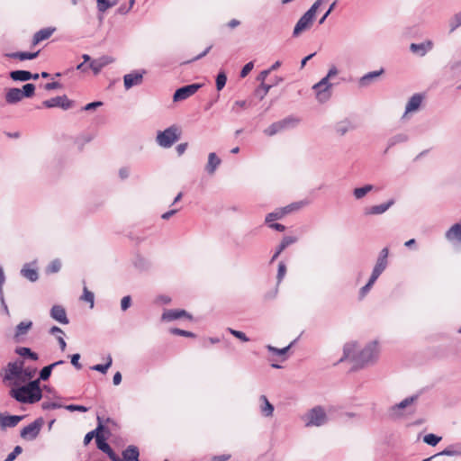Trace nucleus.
I'll return each mask as SVG.
<instances>
[{"instance_id":"nucleus-24","label":"nucleus","mask_w":461,"mask_h":461,"mask_svg":"<svg viewBox=\"0 0 461 461\" xmlns=\"http://www.w3.org/2000/svg\"><path fill=\"white\" fill-rule=\"evenodd\" d=\"M140 451L136 446L130 445L122 451V457L125 461H139Z\"/></svg>"},{"instance_id":"nucleus-8","label":"nucleus","mask_w":461,"mask_h":461,"mask_svg":"<svg viewBox=\"0 0 461 461\" xmlns=\"http://www.w3.org/2000/svg\"><path fill=\"white\" fill-rule=\"evenodd\" d=\"M202 87L201 84L194 83L177 88L173 95L174 102H180L194 95Z\"/></svg>"},{"instance_id":"nucleus-58","label":"nucleus","mask_w":461,"mask_h":461,"mask_svg":"<svg viewBox=\"0 0 461 461\" xmlns=\"http://www.w3.org/2000/svg\"><path fill=\"white\" fill-rule=\"evenodd\" d=\"M97 421H98V424H97V427L95 428V429L99 433L104 434L106 437H109L110 436L109 429L103 424L102 419L99 416H97Z\"/></svg>"},{"instance_id":"nucleus-3","label":"nucleus","mask_w":461,"mask_h":461,"mask_svg":"<svg viewBox=\"0 0 461 461\" xmlns=\"http://www.w3.org/2000/svg\"><path fill=\"white\" fill-rule=\"evenodd\" d=\"M181 137V131L178 126L171 125L164 131H158L156 141L164 148L168 149L173 146Z\"/></svg>"},{"instance_id":"nucleus-23","label":"nucleus","mask_w":461,"mask_h":461,"mask_svg":"<svg viewBox=\"0 0 461 461\" xmlns=\"http://www.w3.org/2000/svg\"><path fill=\"white\" fill-rule=\"evenodd\" d=\"M259 401L261 402L260 411L265 417H272L274 412V405L268 401L266 395H261L259 397Z\"/></svg>"},{"instance_id":"nucleus-28","label":"nucleus","mask_w":461,"mask_h":461,"mask_svg":"<svg viewBox=\"0 0 461 461\" xmlns=\"http://www.w3.org/2000/svg\"><path fill=\"white\" fill-rule=\"evenodd\" d=\"M32 327V321H21L16 327H15V332H14V338L15 339H19L21 336H23L27 334L29 330Z\"/></svg>"},{"instance_id":"nucleus-1","label":"nucleus","mask_w":461,"mask_h":461,"mask_svg":"<svg viewBox=\"0 0 461 461\" xmlns=\"http://www.w3.org/2000/svg\"><path fill=\"white\" fill-rule=\"evenodd\" d=\"M356 349V343H346L343 347V356L338 363H341L348 358L354 362L352 370L363 368L366 366L374 364L378 357V345L376 341H371L357 355H352Z\"/></svg>"},{"instance_id":"nucleus-16","label":"nucleus","mask_w":461,"mask_h":461,"mask_svg":"<svg viewBox=\"0 0 461 461\" xmlns=\"http://www.w3.org/2000/svg\"><path fill=\"white\" fill-rule=\"evenodd\" d=\"M384 73V69L381 68L376 71H371L362 76L358 80L360 87H366L371 85L372 81Z\"/></svg>"},{"instance_id":"nucleus-35","label":"nucleus","mask_w":461,"mask_h":461,"mask_svg":"<svg viewBox=\"0 0 461 461\" xmlns=\"http://www.w3.org/2000/svg\"><path fill=\"white\" fill-rule=\"evenodd\" d=\"M30 71L27 70H14L10 72V77L14 81L25 82L29 81Z\"/></svg>"},{"instance_id":"nucleus-51","label":"nucleus","mask_w":461,"mask_h":461,"mask_svg":"<svg viewBox=\"0 0 461 461\" xmlns=\"http://www.w3.org/2000/svg\"><path fill=\"white\" fill-rule=\"evenodd\" d=\"M441 440V437L429 433L424 436L423 441L429 446H436Z\"/></svg>"},{"instance_id":"nucleus-47","label":"nucleus","mask_w":461,"mask_h":461,"mask_svg":"<svg viewBox=\"0 0 461 461\" xmlns=\"http://www.w3.org/2000/svg\"><path fill=\"white\" fill-rule=\"evenodd\" d=\"M37 369L32 367H23V372H22V378L20 382H26L28 380H31L36 374Z\"/></svg>"},{"instance_id":"nucleus-21","label":"nucleus","mask_w":461,"mask_h":461,"mask_svg":"<svg viewBox=\"0 0 461 461\" xmlns=\"http://www.w3.org/2000/svg\"><path fill=\"white\" fill-rule=\"evenodd\" d=\"M417 399H418V395H411L410 397L405 398L401 402L394 404L391 408V415L397 416L398 415L397 412L400 410L405 409L406 407L411 405L413 402H415L417 401Z\"/></svg>"},{"instance_id":"nucleus-19","label":"nucleus","mask_w":461,"mask_h":461,"mask_svg":"<svg viewBox=\"0 0 461 461\" xmlns=\"http://www.w3.org/2000/svg\"><path fill=\"white\" fill-rule=\"evenodd\" d=\"M23 95L21 93V89L13 87L7 89L5 93V102L8 104H14L20 102L23 99Z\"/></svg>"},{"instance_id":"nucleus-56","label":"nucleus","mask_w":461,"mask_h":461,"mask_svg":"<svg viewBox=\"0 0 461 461\" xmlns=\"http://www.w3.org/2000/svg\"><path fill=\"white\" fill-rule=\"evenodd\" d=\"M325 0H317L316 2H314V4L309 8L308 11L305 12V14H307L309 16H311L312 18L314 19L315 17V14H316V12L318 10V8L321 6V5L324 2Z\"/></svg>"},{"instance_id":"nucleus-39","label":"nucleus","mask_w":461,"mask_h":461,"mask_svg":"<svg viewBox=\"0 0 461 461\" xmlns=\"http://www.w3.org/2000/svg\"><path fill=\"white\" fill-rule=\"evenodd\" d=\"M133 265L134 267L140 270V271H144V270H147L150 267V263L149 262V260H147L146 258L140 257V256H137L134 260H133Z\"/></svg>"},{"instance_id":"nucleus-14","label":"nucleus","mask_w":461,"mask_h":461,"mask_svg":"<svg viewBox=\"0 0 461 461\" xmlns=\"http://www.w3.org/2000/svg\"><path fill=\"white\" fill-rule=\"evenodd\" d=\"M433 42L430 40H427L420 43H411L410 45V50L418 55L419 57H424L429 51L433 49Z\"/></svg>"},{"instance_id":"nucleus-29","label":"nucleus","mask_w":461,"mask_h":461,"mask_svg":"<svg viewBox=\"0 0 461 461\" xmlns=\"http://www.w3.org/2000/svg\"><path fill=\"white\" fill-rule=\"evenodd\" d=\"M446 237L448 240H458L461 241V223L454 224L446 233Z\"/></svg>"},{"instance_id":"nucleus-5","label":"nucleus","mask_w":461,"mask_h":461,"mask_svg":"<svg viewBox=\"0 0 461 461\" xmlns=\"http://www.w3.org/2000/svg\"><path fill=\"white\" fill-rule=\"evenodd\" d=\"M329 79L330 77L326 76L312 86L316 94V98L320 103H325L331 96L333 85L330 83Z\"/></svg>"},{"instance_id":"nucleus-11","label":"nucleus","mask_w":461,"mask_h":461,"mask_svg":"<svg viewBox=\"0 0 461 461\" xmlns=\"http://www.w3.org/2000/svg\"><path fill=\"white\" fill-rule=\"evenodd\" d=\"M42 105L46 108L60 107L63 110H68L73 106V102L64 95L45 100L42 102Z\"/></svg>"},{"instance_id":"nucleus-17","label":"nucleus","mask_w":461,"mask_h":461,"mask_svg":"<svg viewBox=\"0 0 461 461\" xmlns=\"http://www.w3.org/2000/svg\"><path fill=\"white\" fill-rule=\"evenodd\" d=\"M55 31L56 28L54 27H47L41 29L33 35L32 44L37 45L41 41L49 39Z\"/></svg>"},{"instance_id":"nucleus-54","label":"nucleus","mask_w":461,"mask_h":461,"mask_svg":"<svg viewBox=\"0 0 461 461\" xmlns=\"http://www.w3.org/2000/svg\"><path fill=\"white\" fill-rule=\"evenodd\" d=\"M170 333L173 335L183 336V337H187V338H194L195 337L194 333H193L191 331L185 330H181L178 328L170 329Z\"/></svg>"},{"instance_id":"nucleus-53","label":"nucleus","mask_w":461,"mask_h":461,"mask_svg":"<svg viewBox=\"0 0 461 461\" xmlns=\"http://www.w3.org/2000/svg\"><path fill=\"white\" fill-rule=\"evenodd\" d=\"M88 67L95 75H98L104 68L98 59H92L88 64Z\"/></svg>"},{"instance_id":"nucleus-62","label":"nucleus","mask_w":461,"mask_h":461,"mask_svg":"<svg viewBox=\"0 0 461 461\" xmlns=\"http://www.w3.org/2000/svg\"><path fill=\"white\" fill-rule=\"evenodd\" d=\"M285 273H286V267L284 262H280L278 264L277 276H276L278 283H280L282 281Z\"/></svg>"},{"instance_id":"nucleus-44","label":"nucleus","mask_w":461,"mask_h":461,"mask_svg":"<svg viewBox=\"0 0 461 461\" xmlns=\"http://www.w3.org/2000/svg\"><path fill=\"white\" fill-rule=\"evenodd\" d=\"M388 255H389V249L387 248H384L380 251L375 264L387 267V266H388Z\"/></svg>"},{"instance_id":"nucleus-22","label":"nucleus","mask_w":461,"mask_h":461,"mask_svg":"<svg viewBox=\"0 0 461 461\" xmlns=\"http://www.w3.org/2000/svg\"><path fill=\"white\" fill-rule=\"evenodd\" d=\"M354 129H355V125L348 119H344V120L337 122L335 125V131L340 136L345 135L347 132H348L349 131H352Z\"/></svg>"},{"instance_id":"nucleus-2","label":"nucleus","mask_w":461,"mask_h":461,"mask_svg":"<svg viewBox=\"0 0 461 461\" xmlns=\"http://www.w3.org/2000/svg\"><path fill=\"white\" fill-rule=\"evenodd\" d=\"M10 396L21 403H35L42 398L39 380H32L27 384L13 388Z\"/></svg>"},{"instance_id":"nucleus-38","label":"nucleus","mask_w":461,"mask_h":461,"mask_svg":"<svg viewBox=\"0 0 461 461\" xmlns=\"http://www.w3.org/2000/svg\"><path fill=\"white\" fill-rule=\"evenodd\" d=\"M297 241V238L294 236H285L281 241V243L276 248L277 254H281L288 246L295 243Z\"/></svg>"},{"instance_id":"nucleus-33","label":"nucleus","mask_w":461,"mask_h":461,"mask_svg":"<svg viewBox=\"0 0 461 461\" xmlns=\"http://www.w3.org/2000/svg\"><path fill=\"white\" fill-rule=\"evenodd\" d=\"M407 140H408V135L405 133H398V134L392 136L388 140L387 148L385 149V152H387V150L389 149H391L392 147H393L399 143L406 142Z\"/></svg>"},{"instance_id":"nucleus-30","label":"nucleus","mask_w":461,"mask_h":461,"mask_svg":"<svg viewBox=\"0 0 461 461\" xmlns=\"http://www.w3.org/2000/svg\"><path fill=\"white\" fill-rule=\"evenodd\" d=\"M21 274L23 277L27 278L31 282H35L39 278L37 269L30 268L29 264H25L21 270Z\"/></svg>"},{"instance_id":"nucleus-43","label":"nucleus","mask_w":461,"mask_h":461,"mask_svg":"<svg viewBox=\"0 0 461 461\" xmlns=\"http://www.w3.org/2000/svg\"><path fill=\"white\" fill-rule=\"evenodd\" d=\"M116 2H110L109 0H97L96 7L99 13H104L112 6L115 5Z\"/></svg>"},{"instance_id":"nucleus-42","label":"nucleus","mask_w":461,"mask_h":461,"mask_svg":"<svg viewBox=\"0 0 461 461\" xmlns=\"http://www.w3.org/2000/svg\"><path fill=\"white\" fill-rule=\"evenodd\" d=\"M271 87V85L261 83L259 86L255 90V95L258 97L259 100H262L267 95Z\"/></svg>"},{"instance_id":"nucleus-20","label":"nucleus","mask_w":461,"mask_h":461,"mask_svg":"<svg viewBox=\"0 0 461 461\" xmlns=\"http://www.w3.org/2000/svg\"><path fill=\"white\" fill-rule=\"evenodd\" d=\"M423 95L421 94H414L408 101L405 107V113L418 110L422 103Z\"/></svg>"},{"instance_id":"nucleus-37","label":"nucleus","mask_w":461,"mask_h":461,"mask_svg":"<svg viewBox=\"0 0 461 461\" xmlns=\"http://www.w3.org/2000/svg\"><path fill=\"white\" fill-rule=\"evenodd\" d=\"M374 189V185H366L361 187L355 188L353 191L354 197L357 200H360L365 197V195Z\"/></svg>"},{"instance_id":"nucleus-63","label":"nucleus","mask_w":461,"mask_h":461,"mask_svg":"<svg viewBox=\"0 0 461 461\" xmlns=\"http://www.w3.org/2000/svg\"><path fill=\"white\" fill-rule=\"evenodd\" d=\"M448 68L453 73H459V72H461V59L449 62Z\"/></svg>"},{"instance_id":"nucleus-61","label":"nucleus","mask_w":461,"mask_h":461,"mask_svg":"<svg viewBox=\"0 0 461 461\" xmlns=\"http://www.w3.org/2000/svg\"><path fill=\"white\" fill-rule=\"evenodd\" d=\"M23 452V448L20 446H16L14 450L7 455L5 461H14L16 456Z\"/></svg>"},{"instance_id":"nucleus-12","label":"nucleus","mask_w":461,"mask_h":461,"mask_svg":"<svg viewBox=\"0 0 461 461\" xmlns=\"http://www.w3.org/2000/svg\"><path fill=\"white\" fill-rule=\"evenodd\" d=\"M313 20V18L304 13L294 28L293 36L298 37L303 31L310 29L312 25Z\"/></svg>"},{"instance_id":"nucleus-55","label":"nucleus","mask_w":461,"mask_h":461,"mask_svg":"<svg viewBox=\"0 0 461 461\" xmlns=\"http://www.w3.org/2000/svg\"><path fill=\"white\" fill-rule=\"evenodd\" d=\"M228 330L231 335H233L235 338L240 339L241 341H243V342L249 341V339L247 337V335L244 332L233 330L231 328H229Z\"/></svg>"},{"instance_id":"nucleus-59","label":"nucleus","mask_w":461,"mask_h":461,"mask_svg":"<svg viewBox=\"0 0 461 461\" xmlns=\"http://www.w3.org/2000/svg\"><path fill=\"white\" fill-rule=\"evenodd\" d=\"M41 408L43 410H55L63 408V405L55 402H43L41 403Z\"/></svg>"},{"instance_id":"nucleus-4","label":"nucleus","mask_w":461,"mask_h":461,"mask_svg":"<svg viewBox=\"0 0 461 461\" xmlns=\"http://www.w3.org/2000/svg\"><path fill=\"white\" fill-rule=\"evenodd\" d=\"M306 427H321L327 423L328 417L321 406L312 408L303 417Z\"/></svg>"},{"instance_id":"nucleus-18","label":"nucleus","mask_w":461,"mask_h":461,"mask_svg":"<svg viewBox=\"0 0 461 461\" xmlns=\"http://www.w3.org/2000/svg\"><path fill=\"white\" fill-rule=\"evenodd\" d=\"M221 158L214 153L211 152L208 155V162L205 166V170L209 175L214 174L218 167L221 165Z\"/></svg>"},{"instance_id":"nucleus-6","label":"nucleus","mask_w":461,"mask_h":461,"mask_svg":"<svg viewBox=\"0 0 461 461\" xmlns=\"http://www.w3.org/2000/svg\"><path fill=\"white\" fill-rule=\"evenodd\" d=\"M303 203H289L286 206L277 208L274 212L268 213L266 216V222L270 223L272 221L281 220L285 215L299 211L302 209Z\"/></svg>"},{"instance_id":"nucleus-57","label":"nucleus","mask_w":461,"mask_h":461,"mask_svg":"<svg viewBox=\"0 0 461 461\" xmlns=\"http://www.w3.org/2000/svg\"><path fill=\"white\" fill-rule=\"evenodd\" d=\"M61 268V263L59 259H55L50 262V264L47 267L48 273H57Z\"/></svg>"},{"instance_id":"nucleus-46","label":"nucleus","mask_w":461,"mask_h":461,"mask_svg":"<svg viewBox=\"0 0 461 461\" xmlns=\"http://www.w3.org/2000/svg\"><path fill=\"white\" fill-rule=\"evenodd\" d=\"M21 93L23 97L30 98L34 95L35 93V86L32 83H27L23 86V89H21Z\"/></svg>"},{"instance_id":"nucleus-32","label":"nucleus","mask_w":461,"mask_h":461,"mask_svg":"<svg viewBox=\"0 0 461 461\" xmlns=\"http://www.w3.org/2000/svg\"><path fill=\"white\" fill-rule=\"evenodd\" d=\"M300 120L294 116L285 117L283 120L278 121V124L280 125V129L282 131L291 129L295 127L299 123Z\"/></svg>"},{"instance_id":"nucleus-48","label":"nucleus","mask_w":461,"mask_h":461,"mask_svg":"<svg viewBox=\"0 0 461 461\" xmlns=\"http://www.w3.org/2000/svg\"><path fill=\"white\" fill-rule=\"evenodd\" d=\"M216 88L221 91L226 85L227 76L224 71H220L216 76Z\"/></svg>"},{"instance_id":"nucleus-26","label":"nucleus","mask_w":461,"mask_h":461,"mask_svg":"<svg viewBox=\"0 0 461 461\" xmlns=\"http://www.w3.org/2000/svg\"><path fill=\"white\" fill-rule=\"evenodd\" d=\"M393 203H380L379 205H374L366 207L364 213L366 215H378L386 212Z\"/></svg>"},{"instance_id":"nucleus-10","label":"nucleus","mask_w":461,"mask_h":461,"mask_svg":"<svg viewBox=\"0 0 461 461\" xmlns=\"http://www.w3.org/2000/svg\"><path fill=\"white\" fill-rule=\"evenodd\" d=\"M146 74L145 69L133 70L129 74L124 75L123 84L126 90L131 89L134 86H140L143 81V77Z\"/></svg>"},{"instance_id":"nucleus-50","label":"nucleus","mask_w":461,"mask_h":461,"mask_svg":"<svg viewBox=\"0 0 461 461\" xmlns=\"http://www.w3.org/2000/svg\"><path fill=\"white\" fill-rule=\"evenodd\" d=\"M295 342L293 341L291 344H289L287 347H285L283 348H277L276 347H273L271 345H267V348L269 352H272L274 354H276V355H279V356H283V355H285L287 353V351L289 350V348L293 346V344Z\"/></svg>"},{"instance_id":"nucleus-49","label":"nucleus","mask_w":461,"mask_h":461,"mask_svg":"<svg viewBox=\"0 0 461 461\" xmlns=\"http://www.w3.org/2000/svg\"><path fill=\"white\" fill-rule=\"evenodd\" d=\"M281 131H283L280 129V125L278 124L277 122H273L271 125H269L267 129L264 130V133L267 136H270V137L274 136Z\"/></svg>"},{"instance_id":"nucleus-52","label":"nucleus","mask_w":461,"mask_h":461,"mask_svg":"<svg viewBox=\"0 0 461 461\" xmlns=\"http://www.w3.org/2000/svg\"><path fill=\"white\" fill-rule=\"evenodd\" d=\"M81 300L89 303H90V308L94 307V300H95L94 293L89 291L86 286L84 287L83 294L81 296Z\"/></svg>"},{"instance_id":"nucleus-7","label":"nucleus","mask_w":461,"mask_h":461,"mask_svg":"<svg viewBox=\"0 0 461 461\" xmlns=\"http://www.w3.org/2000/svg\"><path fill=\"white\" fill-rule=\"evenodd\" d=\"M43 423L44 420L42 418L36 419L33 422L30 423L28 426H25L21 430L20 436L26 440L35 439L40 434Z\"/></svg>"},{"instance_id":"nucleus-13","label":"nucleus","mask_w":461,"mask_h":461,"mask_svg":"<svg viewBox=\"0 0 461 461\" xmlns=\"http://www.w3.org/2000/svg\"><path fill=\"white\" fill-rule=\"evenodd\" d=\"M182 317L187 318L189 320L193 319L192 315L189 314L185 310L171 309L164 311L161 316V320L163 321H172Z\"/></svg>"},{"instance_id":"nucleus-64","label":"nucleus","mask_w":461,"mask_h":461,"mask_svg":"<svg viewBox=\"0 0 461 461\" xmlns=\"http://www.w3.org/2000/svg\"><path fill=\"white\" fill-rule=\"evenodd\" d=\"M131 305V297L130 295H126L122 297L121 301V309L122 311H127Z\"/></svg>"},{"instance_id":"nucleus-15","label":"nucleus","mask_w":461,"mask_h":461,"mask_svg":"<svg viewBox=\"0 0 461 461\" xmlns=\"http://www.w3.org/2000/svg\"><path fill=\"white\" fill-rule=\"evenodd\" d=\"M50 317L61 324H68L69 320L67 316L66 310L61 305H54L50 309Z\"/></svg>"},{"instance_id":"nucleus-27","label":"nucleus","mask_w":461,"mask_h":461,"mask_svg":"<svg viewBox=\"0 0 461 461\" xmlns=\"http://www.w3.org/2000/svg\"><path fill=\"white\" fill-rule=\"evenodd\" d=\"M40 53V50L36 52H26V51H17V52H12L7 53L6 57L11 59H18L20 60H27V59H33L38 57Z\"/></svg>"},{"instance_id":"nucleus-60","label":"nucleus","mask_w":461,"mask_h":461,"mask_svg":"<svg viewBox=\"0 0 461 461\" xmlns=\"http://www.w3.org/2000/svg\"><path fill=\"white\" fill-rule=\"evenodd\" d=\"M92 140V136L90 135H83L77 139L76 144L78 146L79 149H82L83 146L86 143H88Z\"/></svg>"},{"instance_id":"nucleus-41","label":"nucleus","mask_w":461,"mask_h":461,"mask_svg":"<svg viewBox=\"0 0 461 461\" xmlns=\"http://www.w3.org/2000/svg\"><path fill=\"white\" fill-rule=\"evenodd\" d=\"M448 25L450 32H453L461 26V11L454 14V16L449 20Z\"/></svg>"},{"instance_id":"nucleus-25","label":"nucleus","mask_w":461,"mask_h":461,"mask_svg":"<svg viewBox=\"0 0 461 461\" xmlns=\"http://www.w3.org/2000/svg\"><path fill=\"white\" fill-rule=\"evenodd\" d=\"M96 447L98 449L105 453L111 460L114 459L118 455L113 450L110 445L106 442L105 438H97Z\"/></svg>"},{"instance_id":"nucleus-31","label":"nucleus","mask_w":461,"mask_h":461,"mask_svg":"<svg viewBox=\"0 0 461 461\" xmlns=\"http://www.w3.org/2000/svg\"><path fill=\"white\" fill-rule=\"evenodd\" d=\"M23 416L19 415H7L2 420L1 428H13L15 427L20 420H22Z\"/></svg>"},{"instance_id":"nucleus-36","label":"nucleus","mask_w":461,"mask_h":461,"mask_svg":"<svg viewBox=\"0 0 461 461\" xmlns=\"http://www.w3.org/2000/svg\"><path fill=\"white\" fill-rule=\"evenodd\" d=\"M15 353L20 355L21 357H28L33 361H36L39 359L38 354L32 351V349L30 348H26V347L17 348L15 349Z\"/></svg>"},{"instance_id":"nucleus-40","label":"nucleus","mask_w":461,"mask_h":461,"mask_svg":"<svg viewBox=\"0 0 461 461\" xmlns=\"http://www.w3.org/2000/svg\"><path fill=\"white\" fill-rule=\"evenodd\" d=\"M112 364H113L112 357H111V355H108L107 361L105 364L95 365V366H91V369L100 372L102 374H105L107 372V370L110 368V366H112Z\"/></svg>"},{"instance_id":"nucleus-45","label":"nucleus","mask_w":461,"mask_h":461,"mask_svg":"<svg viewBox=\"0 0 461 461\" xmlns=\"http://www.w3.org/2000/svg\"><path fill=\"white\" fill-rule=\"evenodd\" d=\"M53 368H54V365H49V366H44L40 371V376H39V378L36 379V380H39V384L41 383V381H47L50 378Z\"/></svg>"},{"instance_id":"nucleus-34","label":"nucleus","mask_w":461,"mask_h":461,"mask_svg":"<svg viewBox=\"0 0 461 461\" xmlns=\"http://www.w3.org/2000/svg\"><path fill=\"white\" fill-rule=\"evenodd\" d=\"M438 456H461V445H451L446 447L443 451L437 454Z\"/></svg>"},{"instance_id":"nucleus-9","label":"nucleus","mask_w":461,"mask_h":461,"mask_svg":"<svg viewBox=\"0 0 461 461\" xmlns=\"http://www.w3.org/2000/svg\"><path fill=\"white\" fill-rule=\"evenodd\" d=\"M23 364L24 363L23 360L8 363L7 369L4 376V380L12 381L14 379H16L17 381L20 382L22 378Z\"/></svg>"}]
</instances>
